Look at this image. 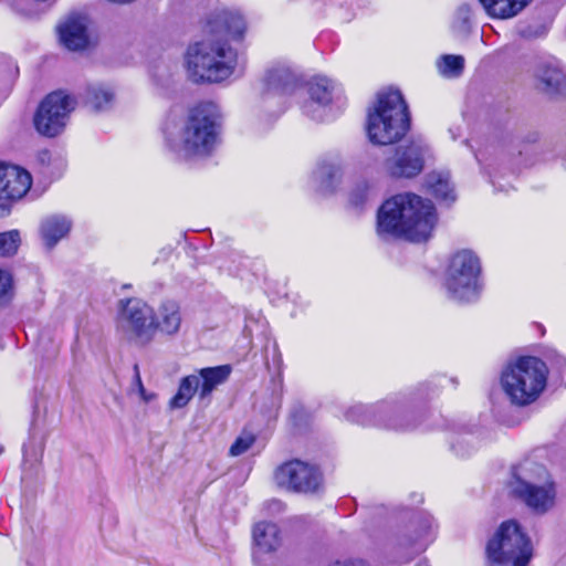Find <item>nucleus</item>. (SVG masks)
Instances as JSON below:
<instances>
[{
    "mask_svg": "<svg viewBox=\"0 0 566 566\" xmlns=\"http://www.w3.org/2000/svg\"><path fill=\"white\" fill-rule=\"evenodd\" d=\"M274 504L280 506V507L282 506V503L280 501L274 502Z\"/></svg>",
    "mask_w": 566,
    "mask_h": 566,
    "instance_id": "a19ab883",
    "label": "nucleus"
},
{
    "mask_svg": "<svg viewBox=\"0 0 566 566\" xmlns=\"http://www.w3.org/2000/svg\"><path fill=\"white\" fill-rule=\"evenodd\" d=\"M337 85L326 76H315L307 82L310 103L303 105V112L315 120H322L321 108H325L334 98Z\"/></svg>",
    "mask_w": 566,
    "mask_h": 566,
    "instance_id": "dca6fc26",
    "label": "nucleus"
},
{
    "mask_svg": "<svg viewBox=\"0 0 566 566\" xmlns=\"http://www.w3.org/2000/svg\"><path fill=\"white\" fill-rule=\"evenodd\" d=\"M0 208H1V209H3V210L9 211V206H8V205H6V203H1V205H0Z\"/></svg>",
    "mask_w": 566,
    "mask_h": 566,
    "instance_id": "58836bf2",
    "label": "nucleus"
},
{
    "mask_svg": "<svg viewBox=\"0 0 566 566\" xmlns=\"http://www.w3.org/2000/svg\"><path fill=\"white\" fill-rule=\"evenodd\" d=\"M436 525L430 514H420L412 522L411 533L399 539L398 551L411 549L413 554L423 552L433 542Z\"/></svg>",
    "mask_w": 566,
    "mask_h": 566,
    "instance_id": "f3484780",
    "label": "nucleus"
},
{
    "mask_svg": "<svg viewBox=\"0 0 566 566\" xmlns=\"http://www.w3.org/2000/svg\"><path fill=\"white\" fill-rule=\"evenodd\" d=\"M548 369L537 357L524 356L506 366L501 384L512 403L526 406L537 399L546 386Z\"/></svg>",
    "mask_w": 566,
    "mask_h": 566,
    "instance_id": "423d86ee",
    "label": "nucleus"
},
{
    "mask_svg": "<svg viewBox=\"0 0 566 566\" xmlns=\"http://www.w3.org/2000/svg\"><path fill=\"white\" fill-rule=\"evenodd\" d=\"M332 566H366L363 560L336 562Z\"/></svg>",
    "mask_w": 566,
    "mask_h": 566,
    "instance_id": "c9c22d12",
    "label": "nucleus"
},
{
    "mask_svg": "<svg viewBox=\"0 0 566 566\" xmlns=\"http://www.w3.org/2000/svg\"><path fill=\"white\" fill-rule=\"evenodd\" d=\"M313 181L317 191L329 193L335 190L342 178V168L338 164L324 161L313 172Z\"/></svg>",
    "mask_w": 566,
    "mask_h": 566,
    "instance_id": "4be33fe9",
    "label": "nucleus"
},
{
    "mask_svg": "<svg viewBox=\"0 0 566 566\" xmlns=\"http://www.w3.org/2000/svg\"><path fill=\"white\" fill-rule=\"evenodd\" d=\"M371 189L366 184H359L350 193L349 201L355 207H361L370 196Z\"/></svg>",
    "mask_w": 566,
    "mask_h": 566,
    "instance_id": "7c9ffc66",
    "label": "nucleus"
},
{
    "mask_svg": "<svg viewBox=\"0 0 566 566\" xmlns=\"http://www.w3.org/2000/svg\"><path fill=\"white\" fill-rule=\"evenodd\" d=\"M253 443H254L253 436L239 437L230 447L229 452L232 457L241 455L242 453L248 451L252 447Z\"/></svg>",
    "mask_w": 566,
    "mask_h": 566,
    "instance_id": "2f4dec72",
    "label": "nucleus"
},
{
    "mask_svg": "<svg viewBox=\"0 0 566 566\" xmlns=\"http://www.w3.org/2000/svg\"><path fill=\"white\" fill-rule=\"evenodd\" d=\"M231 374L229 365H220L216 367H206L198 370L199 377V400H209V397L218 388L224 384Z\"/></svg>",
    "mask_w": 566,
    "mask_h": 566,
    "instance_id": "aec40b11",
    "label": "nucleus"
},
{
    "mask_svg": "<svg viewBox=\"0 0 566 566\" xmlns=\"http://www.w3.org/2000/svg\"><path fill=\"white\" fill-rule=\"evenodd\" d=\"M245 21L237 11L220 10L213 13L203 29V39L187 50V67L193 82L219 83L231 76L238 53L228 39L242 38Z\"/></svg>",
    "mask_w": 566,
    "mask_h": 566,
    "instance_id": "f257e3e1",
    "label": "nucleus"
},
{
    "mask_svg": "<svg viewBox=\"0 0 566 566\" xmlns=\"http://www.w3.org/2000/svg\"><path fill=\"white\" fill-rule=\"evenodd\" d=\"M221 114L211 102L193 107L177 142L167 139L169 148L180 158L206 157L219 142Z\"/></svg>",
    "mask_w": 566,
    "mask_h": 566,
    "instance_id": "20e7f679",
    "label": "nucleus"
},
{
    "mask_svg": "<svg viewBox=\"0 0 566 566\" xmlns=\"http://www.w3.org/2000/svg\"><path fill=\"white\" fill-rule=\"evenodd\" d=\"M181 325L180 306L175 301H165L157 312H154L153 334L156 329L166 335H175L179 332Z\"/></svg>",
    "mask_w": 566,
    "mask_h": 566,
    "instance_id": "6ab92c4d",
    "label": "nucleus"
},
{
    "mask_svg": "<svg viewBox=\"0 0 566 566\" xmlns=\"http://www.w3.org/2000/svg\"><path fill=\"white\" fill-rule=\"evenodd\" d=\"M536 77L541 83V88L549 95L562 94L566 91V76L556 64H541L536 71Z\"/></svg>",
    "mask_w": 566,
    "mask_h": 566,
    "instance_id": "412c9836",
    "label": "nucleus"
},
{
    "mask_svg": "<svg viewBox=\"0 0 566 566\" xmlns=\"http://www.w3.org/2000/svg\"><path fill=\"white\" fill-rule=\"evenodd\" d=\"M416 566H429L428 560L422 559L416 564Z\"/></svg>",
    "mask_w": 566,
    "mask_h": 566,
    "instance_id": "e433bc0d",
    "label": "nucleus"
},
{
    "mask_svg": "<svg viewBox=\"0 0 566 566\" xmlns=\"http://www.w3.org/2000/svg\"><path fill=\"white\" fill-rule=\"evenodd\" d=\"M485 551L491 566H527L533 557L531 538L513 520L499 526Z\"/></svg>",
    "mask_w": 566,
    "mask_h": 566,
    "instance_id": "0eeeda50",
    "label": "nucleus"
},
{
    "mask_svg": "<svg viewBox=\"0 0 566 566\" xmlns=\"http://www.w3.org/2000/svg\"><path fill=\"white\" fill-rule=\"evenodd\" d=\"M262 84L264 97H283L296 90L298 80L289 66L275 63L265 71Z\"/></svg>",
    "mask_w": 566,
    "mask_h": 566,
    "instance_id": "2eb2a0df",
    "label": "nucleus"
},
{
    "mask_svg": "<svg viewBox=\"0 0 566 566\" xmlns=\"http://www.w3.org/2000/svg\"><path fill=\"white\" fill-rule=\"evenodd\" d=\"M154 310L139 298L119 301L118 327L142 344L153 339Z\"/></svg>",
    "mask_w": 566,
    "mask_h": 566,
    "instance_id": "f8f14e48",
    "label": "nucleus"
},
{
    "mask_svg": "<svg viewBox=\"0 0 566 566\" xmlns=\"http://www.w3.org/2000/svg\"><path fill=\"white\" fill-rule=\"evenodd\" d=\"M134 379H135V384L137 385L138 392L140 394L142 398L145 401H149L150 397H148L146 395V390L144 388V385H143V381L140 378V374H139V367L137 364L134 365Z\"/></svg>",
    "mask_w": 566,
    "mask_h": 566,
    "instance_id": "f704fd0d",
    "label": "nucleus"
},
{
    "mask_svg": "<svg viewBox=\"0 0 566 566\" xmlns=\"http://www.w3.org/2000/svg\"><path fill=\"white\" fill-rule=\"evenodd\" d=\"M439 69L444 76L457 77L463 72L464 59L461 55H443Z\"/></svg>",
    "mask_w": 566,
    "mask_h": 566,
    "instance_id": "c85d7f7f",
    "label": "nucleus"
},
{
    "mask_svg": "<svg viewBox=\"0 0 566 566\" xmlns=\"http://www.w3.org/2000/svg\"><path fill=\"white\" fill-rule=\"evenodd\" d=\"M75 106V98L63 91L50 93L40 103L34 114L33 123L36 132L45 137L60 135Z\"/></svg>",
    "mask_w": 566,
    "mask_h": 566,
    "instance_id": "1a4fd4ad",
    "label": "nucleus"
},
{
    "mask_svg": "<svg viewBox=\"0 0 566 566\" xmlns=\"http://www.w3.org/2000/svg\"><path fill=\"white\" fill-rule=\"evenodd\" d=\"M196 394L199 395V377L195 374L186 376L181 378L176 395L169 401V407L171 409L184 408Z\"/></svg>",
    "mask_w": 566,
    "mask_h": 566,
    "instance_id": "a878e982",
    "label": "nucleus"
},
{
    "mask_svg": "<svg viewBox=\"0 0 566 566\" xmlns=\"http://www.w3.org/2000/svg\"><path fill=\"white\" fill-rule=\"evenodd\" d=\"M345 418L363 426H384L395 430L413 427L407 419V411L392 401H381L371 406L354 405L345 412Z\"/></svg>",
    "mask_w": 566,
    "mask_h": 566,
    "instance_id": "9d476101",
    "label": "nucleus"
},
{
    "mask_svg": "<svg viewBox=\"0 0 566 566\" xmlns=\"http://www.w3.org/2000/svg\"><path fill=\"white\" fill-rule=\"evenodd\" d=\"M113 98V92L104 86H92L87 90L86 102L95 111L107 109Z\"/></svg>",
    "mask_w": 566,
    "mask_h": 566,
    "instance_id": "cd10ccee",
    "label": "nucleus"
},
{
    "mask_svg": "<svg viewBox=\"0 0 566 566\" xmlns=\"http://www.w3.org/2000/svg\"><path fill=\"white\" fill-rule=\"evenodd\" d=\"M489 15L510 19L517 15L533 0H479Z\"/></svg>",
    "mask_w": 566,
    "mask_h": 566,
    "instance_id": "b1692460",
    "label": "nucleus"
},
{
    "mask_svg": "<svg viewBox=\"0 0 566 566\" xmlns=\"http://www.w3.org/2000/svg\"><path fill=\"white\" fill-rule=\"evenodd\" d=\"M409 560H410V557H408V558H406V559L401 560V563H408Z\"/></svg>",
    "mask_w": 566,
    "mask_h": 566,
    "instance_id": "79ce46f5",
    "label": "nucleus"
},
{
    "mask_svg": "<svg viewBox=\"0 0 566 566\" xmlns=\"http://www.w3.org/2000/svg\"><path fill=\"white\" fill-rule=\"evenodd\" d=\"M13 285L12 276L7 271L0 270V300L10 298L12 296Z\"/></svg>",
    "mask_w": 566,
    "mask_h": 566,
    "instance_id": "72a5a7b5",
    "label": "nucleus"
},
{
    "mask_svg": "<svg viewBox=\"0 0 566 566\" xmlns=\"http://www.w3.org/2000/svg\"><path fill=\"white\" fill-rule=\"evenodd\" d=\"M507 489L513 499L535 515L547 514L556 504L555 480L544 465L533 461L525 460L513 467Z\"/></svg>",
    "mask_w": 566,
    "mask_h": 566,
    "instance_id": "7ed1b4c3",
    "label": "nucleus"
},
{
    "mask_svg": "<svg viewBox=\"0 0 566 566\" xmlns=\"http://www.w3.org/2000/svg\"><path fill=\"white\" fill-rule=\"evenodd\" d=\"M410 126L407 104L397 90L378 94L377 103L368 113L367 135L373 144L389 145L400 140Z\"/></svg>",
    "mask_w": 566,
    "mask_h": 566,
    "instance_id": "39448f33",
    "label": "nucleus"
},
{
    "mask_svg": "<svg viewBox=\"0 0 566 566\" xmlns=\"http://www.w3.org/2000/svg\"><path fill=\"white\" fill-rule=\"evenodd\" d=\"M71 221L64 216H50L41 223V235L45 245L52 249L71 230Z\"/></svg>",
    "mask_w": 566,
    "mask_h": 566,
    "instance_id": "5701e85b",
    "label": "nucleus"
},
{
    "mask_svg": "<svg viewBox=\"0 0 566 566\" xmlns=\"http://www.w3.org/2000/svg\"><path fill=\"white\" fill-rule=\"evenodd\" d=\"M48 156H49V153H48V151H43V153L41 154L42 160L44 159V157H48Z\"/></svg>",
    "mask_w": 566,
    "mask_h": 566,
    "instance_id": "ea45409f",
    "label": "nucleus"
},
{
    "mask_svg": "<svg viewBox=\"0 0 566 566\" xmlns=\"http://www.w3.org/2000/svg\"><path fill=\"white\" fill-rule=\"evenodd\" d=\"M471 18L472 8L467 3L461 4L455 13V23L459 25V28L463 30L467 29L471 21Z\"/></svg>",
    "mask_w": 566,
    "mask_h": 566,
    "instance_id": "473e14b6",
    "label": "nucleus"
},
{
    "mask_svg": "<svg viewBox=\"0 0 566 566\" xmlns=\"http://www.w3.org/2000/svg\"><path fill=\"white\" fill-rule=\"evenodd\" d=\"M428 187L436 199L451 203L455 200L453 187L450 184L449 174L432 172L427 177Z\"/></svg>",
    "mask_w": 566,
    "mask_h": 566,
    "instance_id": "bb28decb",
    "label": "nucleus"
},
{
    "mask_svg": "<svg viewBox=\"0 0 566 566\" xmlns=\"http://www.w3.org/2000/svg\"><path fill=\"white\" fill-rule=\"evenodd\" d=\"M21 243L18 230H10L0 233V256H9L17 253Z\"/></svg>",
    "mask_w": 566,
    "mask_h": 566,
    "instance_id": "c756f323",
    "label": "nucleus"
},
{
    "mask_svg": "<svg viewBox=\"0 0 566 566\" xmlns=\"http://www.w3.org/2000/svg\"><path fill=\"white\" fill-rule=\"evenodd\" d=\"M424 146L418 143L396 148L394 156L385 161L386 171L396 178H412L419 175L424 165Z\"/></svg>",
    "mask_w": 566,
    "mask_h": 566,
    "instance_id": "ddd939ff",
    "label": "nucleus"
},
{
    "mask_svg": "<svg viewBox=\"0 0 566 566\" xmlns=\"http://www.w3.org/2000/svg\"><path fill=\"white\" fill-rule=\"evenodd\" d=\"M274 480L280 488L303 494L317 493L323 484L319 470L301 460H291L281 464L275 470Z\"/></svg>",
    "mask_w": 566,
    "mask_h": 566,
    "instance_id": "9b49d317",
    "label": "nucleus"
},
{
    "mask_svg": "<svg viewBox=\"0 0 566 566\" xmlns=\"http://www.w3.org/2000/svg\"><path fill=\"white\" fill-rule=\"evenodd\" d=\"M437 220L430 200L411 192L398 193L378 209L377 232L380 237L424 242L432 235Z\"/></svg>",
    "mask_w": 566,
    "mask_h": 566,
    "instance_id": "f03ea898",
    "label": "nucleus"
},
{
    "mask_svg": "<svg viewBox=\"0 0 566 566\" xmlns=\"http://www.w3.org/2000/svg\"><path fill=\"white\" fill-rule=\"evenodd\" d=\"M88 20L82 14H70L57 27L60 42L70 51H82L88 45Z\"/></svg>",
    "mask_w": 566,
    "mask_h": 566,
    "instance_id": "a211bd4d",
    "label": "nucleus"
},
{
    "mask_svg": "<svg viewBox=\"0 0 566 566\" xmlns=\"http://www.w3.org/2000/svg\"><path fill=\"white\" fill-rule=\"evenodd\" d=\"M479 258L470 250L457 252L450 260L444 286L448 297L458 303L475 302L482 291Z\"/></svg>",
    "mask_w": 566,
    "mask_h": 566,
    "instance_id": "6e6552de",
    "label": "nucleus"
},
{
    "mask_svg": "<svg viewBox=\"0 0 566 566\" xmlns=\"http://www.w3.org/2000/svg\"><path fill=\"white\" fill-rule=\"evenodd\" d=\"M253 539L261 552H273L280 545L279 527L274 523L260 522L253 528Z\"/></svg>",
    "mask_w": 566,
    "mask_h": 566,
    "instance_id": "393cba45",
    "label": "nucleus"
},
{
    "mask_svg": "<svg viewBox=\"0 0 566 566\" xmlns=\"http://www.w3.org/2000/svg\"><path fill=\"white\" fill-rule=\"evenodd\" d=\"M453 448H454L455 452H457L458 454H460L461 457H464V455L467 454V453H464V452H461V451L458 449V446H454Z\"/></svg>",
    "mask_w": 566,
    "mask_h": 566,
    "instance_id": "4c0bfd02",
    "label": "nucleus"
},
{
    "mask_svg": "<svg viewBox=\"0 0 566 566\" xmlns=\"http://www.w3.org/2000/svg\"><path fill=\"white\" fill-rule=\"evenodd\" d=\"M31 185L32 177L25 169L0 163V200H20L30 190Z\"/></svg>",
    "mask_w": 566,
    "mask_h": 566,
    "instance_id": "4468645a",
    "label": "nucleus"
}]
</instances>
